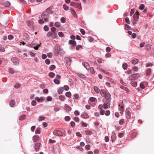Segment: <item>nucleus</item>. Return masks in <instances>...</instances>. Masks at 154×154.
Instances as JSON below:
<instances>
[{
	"mask_svg": "<svg viewBox=\"0 0 154 154\" xmlns=\"http://www.w3.org/2000/svg\"><path fill=\"white\" fill-rule=\"evenodd\" d=\"M100 91V95L102 97H104L107 100H110L111 95L109 93L106 92L104 89H101Z\"/></svg>",
	"mask_w": 154,
	"mask_h": 154,
	"instance_id": "nucleus-1",
	"label": "nucleus"
},
{
	"mask_svg": "<svg viewBox=\"0 0 154 154\" xmlns=\"http://www.w3.org/2000/svg\"><path fill=\"white\" fill-rule=\"evenodd\" d=\"M56 50L57 54L63 55L65 54V51H64L63 49H61L58 45L56 46Z\"/></svg>",
	"mask_w": 154,
	"mask_h": 154,
	"instance_id": "nucleus-2",
	"label": "nucleus"
},
{
	"mask_svg": "<svg viewBox=\"0 0 154 154\" xmlns=\"http://www.w3.org/2000/svg\"><path fill=\"white\" fill-rule=\"evenodd\" d=\"M131 110L129 108H127L125 111V117L127 119H129L131 116Z\"/></svg>",
	"mask_w": 154,
	"mask_h": 154,
	"instance_id": "nucleus-3",
	"label": "nucleus"
},
{
	"mask_svg": "<svg viewBox=\"0 0 154 154\" xmlns=\"http://www.w3.org/2000/svg\"><path fill=\"white\" fill-rule=\"evenodd\" d=\"M49 13L47 11L44 12L42 14V17L43 19H48L49 17Z\"/></svg>",
	"mask_w": 154,
	"mask_h": 154,
	"instance_id": "nucleus-4",
	"label": "nucleus"
},
{
	"mask_svg": "<svg viewBox=\"0 0 154 154\" xmlns=\"http://www.w3.org/2000/svg\"><path fill=\"white\" fill-rule=\"evenodd\" d=\"M139 76L138 74H134L130 76L129 77V80L133 81L136 80L137 79Z\"/></svg>",
	"mask_w": 154,
	"mask_h": 154,
	"instance_id": "nucleus-5",
	"label": "nucleus"
},
{
	"mask_svg": "<svg viewBox=\"0 0 154 154\" xmlns=\"http://www.w3.org/2000/svg\"><path fill=\"white\" fill-rule=\"evenodd\" d=\"M98 109L100 110V114L101 115H103L104 114L105 111L103 109V105L100 104L98 106Z\"/></svg>",
	"mask_w": 154,
	"mask_h": 154,
	"instance_id": "nucleus-6",
	"label": "nucleus"
},
{
	"mask_svg": "<svg viewBox=\"0 0 154 154\" xmlns=\"http://www.w3.org/2000/svg\"><path fill=\"white\" fill-rule=\"evenodd\" d=\"M107 102L106 103L104 102V103L103 104V108L105 109H106L109 108V105H110V100H107Z\"/></svg>",
	"mask_w": 154,
	"mask_h": 154,
	"instance_id": "nucleus-7",
	"label": "nucleus"
},
{
	"mask_svg": "<svg viewBox=\"0 0 154 154\" xmlns=\"http://www.w3.org/2000/svg\"><path fill=\"white\" fill-rule=\"evenodd\" d=\"M11 61L15 65H18L19 61L18 59L16 57H13L11 59Z\"/></svg>",
	"mask_w": 154,
	"mask_h": 154,
	"instance_id": "nucleus-8",
	"label": "nucleus"
},
{
	"mask_svg": "<svg viewBox=\"0 0 154 154\" xmlns=\"http://www.w3.org/2000/svg\"><path fill=\"white\" fill-rule=\"evenodd\" d=\"M23 39L26 42H28L29 40L30 37L26 33L23 34Z\"/></svg>",
	"mask_w": 154,
	"mask_h": 154,
	"instance_id": "nucleus-9",
	"label": "nucleus"
},
{
	"mask_svg": "<svg viewBox=\"0 0 154 154\" xmlns=\"http://www.w3.org/2000/svg\"><path fill=\"white\" fill-rule=\"evenodd\" d=\"M54 135L58 136H62L63 133L60 131L58 130H55L53 132Z\"/></svg>",
	"mask_w": 154,
	"mask_h": 154,
	"instance_id": "nucleus-10",
	"label": "nucleus"
},
{
	"mask_svg": "<svg viewBox=\"0 0 154 154\" xmlns=\"http://www.w3.org/2000/svg\"><path fill=\"white\" fill-rule=\"evenodd\" d=\"M116 134L114 132H112V136H111V140L112 142H114L116 138Z\"/></svg>",
	"mask_w": 154,
	"mask_h": 154,
	"instance_id": "nucleus-11",
	"label": "nucleus"
},
{
	"mask_svg": "<svg viewBox=\"0 0 154 154\" xmlns=\"http://www.w3.org/2000/svg\"><path fill=\"white\" fill-rule=\"evenodd\" d=\"M70 12L73 16L75 18H76L77 14L75 12V11L73 8H70Z\"/></svg>",
	"mask_w": 154,
	"mask_h": 154,
	"instance_id": "nucleus-12",
	"label": "nucleus"
},
{
	"mask_svg": "<svg viewBox=\"0 0 154 154\" xmlns=\"http://www.w3.org/2000/svg\"><path fill=\"white\" fill-rule=\"evenodd\" d=\"M81 117L83 119H87L88 118L89 116L85 112H84L81 114Z\"/></svg>",
	"mask_w": 154,
	"mask_h": 154,
	"instance_id": "nucleus-13",
	"label": "nucleus"
},
{
	"mask_svg": "<svg viewBox=\"0 0 154 154\" xmlns=\"http://www.w3.org/2000/svg\"><path fill=\"white\" fill-rule=\"evenodd\" d=\"M75 7L76 8H77L78 9L81 10L82 9V7L81 6V4L80 2L79 1V2L77 3H75Z\"/></svg>",
	"mask_w": 154,
	"mask_h": 154,
	"instance_id": "nucleus-14",
	"label": "nucleus"
},
{
	"mask_svg": "<svg viewBox=\"0 0 154 154\" xmlns=\"http://www.w3.org/2000/svg\"><path fill=\"white\" fill-rule=\"evenodd\" d=\"M2 4L3 6L5 7H8L11 5V3L8 1H7L4 2L2 3Z\"/></svg>",
	"mask_w": 154,
	"mask_h": 154,
	"instance_id": "nucleus-15",
	"label": "nucleus"
},
{
	"mask_svg": "<svg viewBox=\"0 0 154 154\" xmlns=\"http://www.w3.org/2000/svg\"><path fill=\"white\" fill-rule=\"evenodd\" d=\"M10 106L11 107H13L15 105V101L14 100H11L9 103Z\"/></svg>",
	"mask_w": 154,
	"mask_h": 154,
	"instance_id": "nucleus-16",
	"label": "nucleus"
},
{
	"mask_svg": "<svg viewBox=\"0 0 154 154\" xmlns=\"http://www.w3.org/2000/svg\"><path fill=\"white\" fill-rule=\"evenodd\" d=\"M31 47L34 48L35 50H37L38 49V48L39 46H40V45L38 46V45H36L35 44H32L30 45Z\"/></svg>",
	"mask_w": 154,
	"mask_h": 154,
	"instance_id": "nucleus-17",
	"label": "nucleus"
},
{
	"mask_svg": "<svg viewBox=\"0 0 154 154\" xmlns=\"http://www.w3.org/2000/svg\"><path fill=\"white\" fill-rule=\"evenodd\" d=\"M27 21H26L27 25L28 27H30L31 26L33 25V22L31 20H27Z\"/></svg>",
	"mask_w": 154,
	"mask_h": 154,
	"instance_id": "nucleus-18",
	"label": "nucleus"
},
{
	"mask_svg": "<svg viewBox=\"0 0 154 154\" xmlns=\"http://www.w3.org/2000/svg\"><path fill=\"white\" fill-rule=\"evenodd\" d=\"M139 13L138 11H137L134 15V19H137L139 18Z\"/></svg>",
	"mask_w": 154,
	"mask_h": 154,
	"instance_id": "nucleus-19",
	"label": "nucleus"
},
{
	"mask_svg": "<svg viewBox=\"0 0 154 154\" xmlns=\"http://www.w3.org/2000/svg\"><path fill=\"white\" fill-rule=\"evenodd\" d=\"M82 64L87 69H89L90 67L88 63L86 62H84L82 63Z\"/></svg>",
	"mask_w": 154,
	"mask_h": 154,
	"instance_id": "nucleus-20",
	"label": "nucleus"
},
{
	"mask_svg": "<svg viewBox=\"0 0 154 154\" xmlns=\"http://www.w3.org/2000/svg\"><path fill=\"white\" fill-rule=\"evenodd\" d=\"M58 98L60 101H63L65 100V97L64 96L61 95L58 96Z\"/></svg>",
	"mask_w": 154,
	"mask_h": 154,
	"instance_id": "nucleus-21",
	"label": "nucleus"
},
{
	"mask_svg": "<svg viewBox=\"0 0 154 154\" xmlns=\"http://www.w3.org/2000/svg\"><path fill=\"white\" fill-rule=\"evenodd\" d=\"M69 44L75 46L76 45V42L75 41L72 40H69Z\"/></svg>",
	"mask_w": 154,
	"mask_h": 154,
	"instance_id": "nucleus-22",
	"label": "nucleus"
},
{
	"mask_svg": "<svg viewBox=\"0 0 154 154\" xmlns=\"http://www.w3.org/2000/svg\"><path fill=\"white\" fill-rule=\"evenodd\" d=\"M89 100L92 102H96L97 101V99L94 97H91L89 99Z\"/></svg>",
	"mask_w": 154,
	"mask_h": 154,
	"instance_id": "nucleus-23",
	"label": "nucleus"
},
{
	"mask_svg": "<svg viewBox=\"0 0 154 154\" xmlns=\"http://www.w3.org/2000/svg\"><path fill=\"white\" fill-rule=\"evenodd\" d=\"M130 84L134 87H136L137 85V83L136 82L132 81L131 82Z\"/></svg>",
	"mask_w": 154,
	"mask_h": 154,
	"instance_id": "nucleus-24",
	"label": "nucleus"
},
{
	"mask_svg": "<svg viewBox=\"0 0 154 154\" xmlns=\"http://www.w3.org/2000/svg\"><path fill=\"white\" fill-rule=\"evenodd\" d=\"M65 60L66 63L69 64H70L72 61V60L69 58L68 57L65 58Z\"/></svg>",
	"mask_w": 154,
	"mask_h": 154,
	"instance_id": "nucleus-25",
	"label": "nucleus"
},
{
	"mask_svg": "<svg viewBox=\"0 0 154 154\" xmlns=\"http://www.w3.org/2000/svg\"><path fill=\"white\" fill-rule=\"evenodd\" d=\"M132 63L133 64H137L138 62V60L137 59L134 58L132 60Z\"/></svg>",
	"mask_w": 154,
	"mask_h": 154,
	"instance_id": "nucleus-26",
	"label": "nucleus"
},
{
	"mask_svg": "<svg viewBox=\"0 0 154 154\" xmlns=\"http://www.w3.org/2000/svg\"><path fill=\"white\" fill-rule=\"evenodd\" d=\"M94 91L97 93H99L100 91V89L97 86H94Z\"/></svg>",
	"mask_w": 154,
	"mask_h": 154,
	"instance_id": "nucleus-27",
	"label": "nucleus"
},
{
	"mask_svg": "<svg viewBox=\"0 0 154 154\" xmlns=\"http://www.w3.org/2000/svg\"><path fill=\"white\" fill-rule=\"evenodd\" d=\"M151 69L150 68L148 69L146 71V75L148 76L151 73Z\"/></svg>",
	"mask_w": 154,
	"mask_h": 154,
	"instance_id": "nucleus-28",
	"label": "nucleus"
},
{
	"mask_svg": "<svg viewBox=\"0 0 154 154\" xmlns=\"http://www.w3.org/2000/svg\"><path fill=\"white\" fill-rule=\"evenodd\" d=\"M65 108L66 110L67 111H70L72 109L71 107L68 106H65Z\"/></svg>",
	"mask_w": 154,
	"mask_h": 154,
	"instance_id": "nucleus-29",
	"label": "nucleus"
},
{
	"mask_svg": "<svg viewBox=\"0 0 154 154\" xmlns=\"http://www.w3.org/2000/svg\"><path fill=\"white\" fill-rule=\"evenodd\" d=\"M40 144L39 143H37L35 144V148L36 149L38 150L39 149V147L40 146Z\"/></svg>",
	"mask_w": 154,
	"mask_h": 154,
	"instance_id": "nucleus-30",
	"label": "nucleus"
},
{
	"mask_svg": "<svg viewBox=\"0 0 154 154\" xmlns=\"http://www.w3.org/2000/svg\"><path fill=\"white\" fill-rule=\"evenodd\" d=\"M110 112L109 110H107L105 111L104 112V114L106 116H108L110 115Z\"/></svg>",
	"mask_w": 154,
	"mask_h": 154,
	"instance_id": "nucleus-31",
	"label": "nucleus"
},
{
	"mask_svg": "<svg viewBox=\"0 0 154 154\" xmlns=\"http://www.w3.org/2000/svg\"><path fill=\"white\" fill-rule=\"evenodd\" d=\"M128 66V64L127 63H124L122 65L123 68L125 70H126L127 69Z\"/></svg>",
	"mask_w": 154,
	"mask_h": 154,
	"instance_id": "nucleus-32",
	"label": "nucleus"
},
{
	"mask_svg": "<svg viewBox=\"0 0 154 154\" xmlns=\"http://www.w3.org/2000/svg\"><path fill=\"white\" fill-rule=\"evenodd\" d=\"M90 72L92 74H94L95 73V71L94 68L92 67H90L89 69Z\"/></svg>",
	"mask_w": 154,
	"mask_h": 154,
	"instance_id": "nucleus-33",
	"label": "nucleus"
},
{
	"mask_svg": "<svg viewBox=\"0 0 154 154\" xmlns=\"http://www.w3.org/2000/svg\"><path fill=\"white\" fill-rule=\"evenodd\" d=\"M14 87L16 88H18L20 87V85L19 83H17L14 85Z\"/></svg>",
	"mask_w": 154,
	"mask_h": 154,
	"instance_id": "nucleus-34",
	"label": "nucleus"
},
{
	"mask_svg": "<svg viewBox=\"0 0 154 154\" xmlns=\"http://www.w3.org/2000/svg\"><path fill=\"white\" fill-rule=\"evenodd\" d=\"M125 122V120L124 119H121L119 122V123L120 125H123Z\"/></svg>",
	"mask_w": 154,
	"mask_h": 154,
	"instance_id": "nucleus-35",
	"label": "nucleus"
},
{
	"mask_svg": "<svg viewBox=\"0 0 154 154\" xmlns=\"http://www.w3.org/2000/svg\"><path fill=\"white\" fill-rule=\"evenodd\" d=\"M100 70L101 72L103 73H105L106 74H107L108 72L105 69L103 68L100 69Z\"/></svg>",
	"mask_w": 154,
	"mask_h": 154,
	"instance_id": "nucleus-36",
	"label": "nucleus"
},
{
	"mask_svg": "<svg viewBox=\"0 0 154 154\" xmlns=\"http://www.w3.org/2000/svg\"><path fill=\"white\" fill-rule=\"evenodd\" d=\"M55 75V74L53 72H50L49 73V76L51 78H53Z\"/></svg>",
	"mask_w": 154,
	"mask_h": 154,
	"instance_id": "nucleus-37",
	"label": "nucleus"
},
{
	"mask_svg": "<svg viewBox=\"0 0 154 154\" xmlns=\"http://www.w3.org/2000/svg\"><path fill=\"white\" fill-rule=\"evenodd\" d=\"M54 82L55 84L57 85L59 84L60 83V81L56 79L54 80Z\"/></svg>",
	"mask_w": 154,
	"mask_h": 154,
	"instance_id": "nucleus-38",
	"label": "nucleus"
},
{
	"mask_svg": "<svg viewBox=\"0 0 154 154\" xmlns=\"http://www.w3.org/2000/svg\"><path fill=\"white\" fill-rule=\"evenodd\" d=\"M54 25L55 26L58 27L60 26V23L59 22H57L55 23Z\"/></svg>",
	"mask_w": 154,
	"mask_h": 154,
	"instance_id": "nucleus-39",
	"label": "nucleus"
},
{
	"mask_svg": "<svg viewBox=\"0 0 154 154\" xmlns=\"http://www.w3.org/2000/svg\"><path fill=\"white\" fill-rule=\"evenodd\" d=\"M145 7L144 5L143 4H141L139 6V8L140 10H143L144 9Z\"/></svg>",
	"mask_w": 154,
	"mask_h": 154,
	"instance_id": "nucleus-40",
	"label": "nucleus"
},
{
	"mask_svg": "<svg viewBox=\"0 0 154 154\" xmlns=\"http://www.w3.org/2000/svg\"><path fill=\"white\" fill-rule=\"evenodd\" d=\"M78 76L81 78H85V76L81 73H79L78 74Z\"/></svg>",
	"mask_w": 154,
	"mask_h": 154,
	"instance_id": "nucleus-41",
	"label": "nucleus"
},
{
	"mask_svg": "<svg viewBox=\"0 0 154 154\" xmlns=\"http://www.w3.org/2000/svg\"><path fill=\"white\" fill-rule=\"evenodd\" d=\"M65 95L67 97H69L71 96V93L69 92H66L65 94Z\"/></svg>",
	"mask_w": 154,
	"mask_h": 154,
	"instance_id": "nucleus-42",
	"label": "nucleus"
},
{
	"mask_svg": "<svg viewBox=\"0 0 154 154\" xmlns=\"http://www.w3.org/2000/svg\"><path fill=\"white\" fill-rule=\"evenodd\" d=\"M86 134L87 135H91L92 134V132L90 130H88L85 131Z\"/></svg>",
	"mask_w": 154,
	"mask_h": 154,
	"instance_id": "nucleus-43",
	"label": "nucleus"
},
{
	"mask_svg": "<svg viewBox=\"0 0 154 154\" xmlns=\"http://www.w3.org/2000/svg\"><path fill=\"white\" fill-rule=\"evenodd\" d=\"M74 121L77 122H78L79 121V117H75L74 118Z\"/></svg>",
	"mask_w": 154,
	"mask_h": 154,
	"instance_id": "nucleus-44",
	"label": "nucleus"
},
{
	"mask_svg": "<svg viewBox=\"0 0 154 154\" xmlns=\"http://www.w3.org/2000/svg\"><path fill=\"white\" fill-rule=\"evenodd\" d=\"M45 119V117L44 116H39L38 118L39 121H42L44 120Z\"/></svg>",
	"mask_w": 154,
	"mask_h": 154,
	"instance_id": "nucleus-45",
	"label": "nucleus"
},
{
	"mask_svg": "<svg viewBox=\"0 0 154 154\" xmlns=\"http://www.w3.org/2000/svg\"><path fill=\"white\" fill-rule=\"evenodd\" d=\"M63 9L66 11L68 10L69 9V7L66 4H64L63 5Z\"/></svg>",
	"mask_w": 154,
	"mask_h": 154,
	"instance_id": "nucleus-46",
	"label": "nucleus"
},
{
	"mask_svg": "<svg viewBox=\"0 0 154 154\" xmlns=\"http://www.w3.org/2000/svg\"><path fill=\"white\" fill-rule=\"evenodd\" d=\"M119 110L120 111V112H123L124 110V108L123 106H121L119 108Z\"/></svg>",
	"mask_w": 154,
	"mask_h": 154,
	"instance_id": "nucleus-47",
	"label": "nucleus"
},
{
	"mask_svg": "<svg viewBox=\"0 0 154 154\" xmlns=\"http://www.w3.org/2000/svg\"><path fill=\"white\" fill-rule=\"evenodd\" d=\"M100 112L99 113L97 112H96L94 113V116L96 117H99L100 116Z\"/></svg>",
	"mask_w": 154,
	"mask_h": 154,
	"instance_id": "nucleus-48",
	"label": "nucleus"
},
{
	"mask_svg": "<svg viewBox=\"0 0 154 154\" xmlns=\"http://www.w3.org/2000/svg\"><path fill=\"white\" fill-rule=\"evenodd\" d=\"M40 132V129L39 128H37L35 131V133L36 134H39Z\"/></svg>",
	"mask_w": 154,
	"mask_h": 154,
	"instance_id": "nucleus-49",
	"label": "nucleus"
},
{
	"mask_svg": "<svg viewBox=\"0 0 154 154\" xmlns=\"http://www.w3.org/2000/svg\"><path fill=\"white\" fill-rule=\"evenodd\" d=\"M52 100V97L51 96H48L47 97V100L48 101H51Z\"/></svg>",
	"mask_w": 154,
	"mask_h": 154,
	"instance_id": "nucleus-50",
	"label": "nucleus"
},
{
	"mask_svg": "<svg viewBox=\"0 0 154 154\" xmlns=\"http://www.w3.org/2000/svg\"><path fill=\"white\" fill-rule=\"evenodd\" d=\"M64 119L66 121H68L70 120V117L69 116H66L65 117Z\"/></svg>",
	"mask_w": 154,
	"mask_h": 154,
	"instance_id": "nucleus-51",
	"label": "nucleus"
},
{
	"mask_svg": "<svg viewBox=\"0 0 154 154\" xmlns=\"http://www.w3.org/2000/svg\"><path fill=\"white\" fill-rule=\"evenodd\" d=\"M64 90L66 91L68 90L69 89V87L67 85H65L64 86Z\"/></svg>",
	"mask_w": 154,
	"mask_h": 154,
	"instance_id": "nucleus-52",
	"label": "nucleus"
},
{
	"mask_svg": "<svg viewBox=\"0 0 154 154\" xmlns=\"http://www.w3.org/2000/svg\"><path fill=\"white\" fill-rule=\"evenodd\" d=\"M56 67L55 65H51L50 67V69L51 70H53L55 69Z\"/></svg>",
	"mask_w": 154,
	"mask_h": 154,
	"instance_id": "nucleus-53",
	"label": "nucleus"
},
{
	"mask_svg": "<svg viewBox=\"0 0 154 154\" xmlns=\"http://www.w3.org/2000/svg\"><path fill=\"white\" fill-rule=\"evenodd\" d=\"M74 114L76 116H79L80 114L78 110H75L74 112Z\"/></svg>",
	"mask_w": 154,
	"mask_h": 154,
	"instance_id": "nucleus-54",
	"label": "nucleus"
},
{
	"mask_svg": "<svg viewBox=\"0 0 154 154\" xmlns=\"http://www.w3.org/2000/svg\"><path fill=\"white\" fill-rule=\"evenodd\" d=\"M52 33L50 32H49L47 33L46 36H47L49 37H51V36L52 35Z\"/></svg>",
	"mask_w": 154,
	"mask_h": 154,
	"instance_id": "nucleus-55",
	"label": "nucleus"
},
{
	"mask_svg": "<svg viewBox=\"0 0 154 154\" xmlns=\"http://www.w3.org/2000/svg\"><path fill=\"white\" fill-rule=\"evenodd\" d=\"M82 47L81 45H78L76 46V49L77 50H79L80 48H82Z\"/></svg>",
	"mask_w": 154,
	"mask_h": 154,
	"instance_id": "nucleus-56",
	"label": "nucleus"
},
{
	"mask_svg": "<svg viewBox=\"0 0 154 154\" xmlns=\"http://www.w3.org/2000/svg\"><path fill=\"white\" fill-rule=\"evenodd\" d=\"M60 108L58 107H54V109L55 112H57L60 110Z\"/></svg>",
	"mask_w": 154,
	"mask_h": 154,
	"instance_id": "nucleus-57",
	"label": "nucleus"
},
{
	"mask_svg": "<svg viewBox=\"0 0 154 154\" xmlns=\"http://www.w3.org/2000/svg\"><path fill=\"white\" fill-rule=\"evenodd\" d=\"M25 118V116L24 115H21V116H20L19 118V119L20 120H23Z\"/></svg>",
	"mask_w": 154,
	"mask_h": 154,
	"instance_id": "nucleus-58",
	"label": "nucleus"
},
{
	"mask_svg": "<svg viewBox=\"0 0 154 154\" xmlns=\"http://www.w3.org/2000/svg\"><path fill=\"white\" fill-rule=\"evenodd\" d=\"M137 135L136 132H134L133 133H132L131 134V137H135Z\"/></svg>",
	"mask_w": 154,
	"mask_h": 154,
	"instance_id": "nucleus-59",
	"label": "nucleus"
},
{
	"mask_svg": "<svg viewBox=\"0 0 154 154\" xmlns=\"http://www.w3.org/2000/svg\"><path fill=\"white\" fill-rule=\"evenodd\" d=\"M58 35L60 37H63L64 36V34L61 32H58Z\"/></svg>",
	"mask_w": 154,
	"mask_h": 154,
	"instance_id": "nucleus-60",
	"label": "nucleus"
},
{
	"mask_svg": "<svg viewBox=\"0 0 154 154\" xmlns=\"http://www.w3.org/2000/svg\"><path fill=\"white\" fill-rule=\"evenodd\" d=\"M31 104L33 106L36 105V101L35 100H32L31 102Z\"/></svg>",
	"mask_w": 154,
	"mask_h": 154,
	"instance_id": "nucleus-61",
	"label": "nucleus"
},
{
	"mask_svg": "<svg viewBox=\"0 0 154 154\" xmlns=\"http://www.w3.org/2000/svg\"><path fill=\"white\" fill-rule=\"evenodd\" d=\"M140 87L142 89L145 88V86L143 83H141L140 84Z\"/></svg>",
	"mask_w": 154,
	"mask_h": 154,
	"instance_id": "nucleus-62",
	"label": "nucleus"
},
{
	"mask_svg": "<svg viewBox=\"0 0 154 154\" xmlns=\"http://www.w3.org/2000/svg\"><path fill=\"white\" fill-rule=\"evenodd\" d=\"M125 27V29L127 30H130L131 28L127 24H126Z\"/></svg>",
	"mask_w": 154,
	"mask_h": 154,
	"instance_id": "nucleus-63",
	"label": "nucleus"
},
{
	"mask_svg": "<svg viewBox=\"0 0 154 154\" xmlns=\"http://www.w3.org/2000/svg\"><path fill=\"white\" fill-rule=\"evenodd\" d=\"M52 54L51 53H49L47 54L49 58H52Z\"/></svg>",
	"mask_w": 154,
	"mask_h": 154,
	"instance_id": "nucleus-64",
	"label": "nucleus"
}]
</instances>
